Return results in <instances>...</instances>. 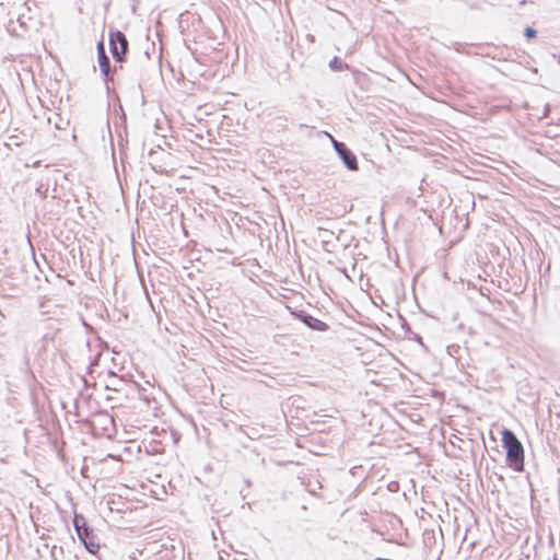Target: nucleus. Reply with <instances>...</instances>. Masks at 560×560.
Returning <instances> with one entry per match:
<instances>
[{"mask_svg": "<svg viewBox=\"0 0 560 560\" xmlns=\"http://www.w3.org/2000/svg\"><path fill=\"white\" fill-rule=\"evenodd\" d=\"M525 35L527 37H535L536 36V31L534 28H532V27H527L525 30Z\"/></svg>", "mask_w": 560, "mask_h": 560, "instance_id": "1a4fd4ad", "label": "nucleus"}, {"mask_svg": "<svg viewBox=\"0 0 560 560\" xmlns=\"http://www.w3.org/2000/svg\"><path fill=\"white\" fill-rule=\"evenodd\" d=\"M339 63V59L337 57H335L330 62H329V67L332 69V70H339L340 67L338 66Z\"/></svg>", "mask_w": 560, "mask_h": 560, "instance_id": "6e6552de", "label": "nucleus"}, {"mask_svg": "<svg viewBox=\"0 0 560 560\" xmlns=\"http://www.w3.org/2000/svg\"><path fill=\"white\" fill-rule=\"evenodd\" d=\"M82 542L84 544L85 548L91 553H96L100 549V545L94 541L93 537H91V534L89 536H85L84 538H80Z\"/></svg>", "mask_w": 560, "mask_h": 560, "instance_id": "0eeeda50", "label": "nucleus"}, {"mask_svg": "<svg viewBox=\"0 0 560 560\" xmlns=\"http://www.w3.org/2000/svg\"><path fill=\"white\" fill-rule=\"evenodd\" d=\"M331 141L336 152L338 153L347 168L350 171H357L358 162L355 155L345 145V143L337 141L334 138H331Z\"/></svg>", "mask_w": 560, "mask_h": 560, "instance_id": "f03ea898", "label": "nucleus"}, {"mask_svg": "<svg viewBox=\"0 0 560 560\" xmlns=\"http://www.w3.org/2000/svg\"><path fill=\"white\" fill-rule=\"evenodd\" d=\"M97 49H98V65H100L101 71L103 72L104 75H108L109 70H110L109 59L105 54L102 43L98 44Z\"/></svg>", "mask_w": 560, "mask_h": 560, "instance_id": "423d86ee", "label": "nucleus"}, {"mask_svg": "<svg viewBox=\"0 0 560 560\" xmlns=\"http://www.w3.org/2000/svg\"><path fill=\"white\" fill-rule=\"evenodd\" d=\"M303 322L307 327L317 331H325L328 329V325L326 323L311 315L304 316Z\"/></svg>", "mask_w": 560, "mask_h": 560, "instance_id": "39448f33", "label": "nucleus"}, {"mask_svg": "<svg viewBox=\"0 0 560 560\" xmlns=\"http://www.w3.org/2000/svg\"><path fill=\"white\" fill-rule=\"evenodd\" d=\"M109 43L112 46L113 56L118 61H120L121 56L125 55V52L127 51V48H128V42H127L126 36L119 31L114 32L110 34Z\"/></svg>", "mask_w": 560, "mask_h": 560, "instance_id": "7ed1b4c3", "label": "nucleus"}, {"mask_svg": "<svg viewBox=\"0 0 560 560\" xmlns=\"http://www.w3.org/2000/svg\"><path fill=\"white\" fill-rule=\"evenodd\" d=\"M503 447L506 450V459L513 469L521 471L524 466V450L522 443L510 430L502 432Z\"/></svg>", "mask_w": 560, "mask_h": 560, "instance_id": "f257e3e1", "label": "nucleus"}, {"mask_svg": "<svg viewBox=\"0 0 560 560\" xmlns=\"http://www.w3.org/2000/svg\"><path fill=\"white\" fill-rule=\"evenodd\" d=\"M73 525L79 538H84L91 534L90 528L86 526L85 518L82 515L74 516Z\"/></svg>", "mask_w": 560, "mask_h": 560, "instance_id": "20e7f679", "label": "nucleus"}]
</instances>
